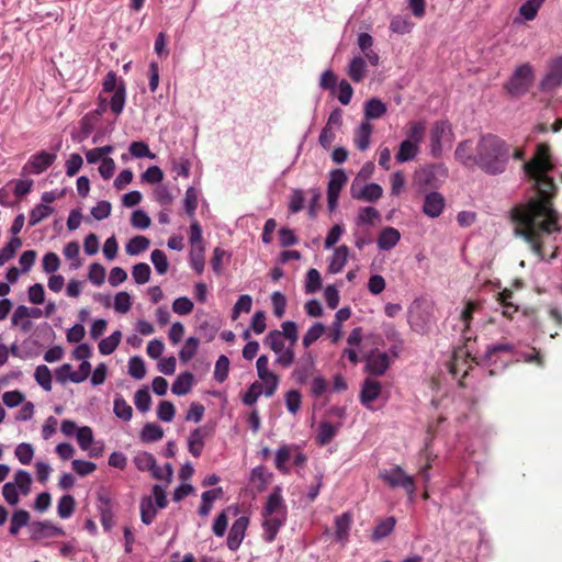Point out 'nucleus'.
Masks as SVG:
<instances>
[{"label":"nucleus","mask_w":562,"mask_h":562,"mask_svg":"<svg viewBox=\"0 0 562 562\" xmlns=\"http://www.w3.org/2000/svg\"><path fill=\"white\" fill-rule=\"evenodd\" d=\"M553 200H531L512 211L516 234L524 237L540 260L548 262L558 258L555 234L562 231L559 214L553 209Z\"/></svg>","instance_id":"obj_1"},{"label":"nucleus","mask_w":562,"mask_h":562,"mask_svg":"<svg viewBox=\"0 0 562 562\" xmlns=\"http://www.w3.org/2000/svg\"><path fill=\"white\" fill-rule=\"evenodd\" d=\"M510 157V146L499 136L485 134L479 138L475 165L485 173L496 176L506 171Z\"/></svg>","instance_id":"obj_2"},{"label":"nucleus","mask_w":562,"mask_h":562,"mask_svg":"<svg viewBox=\"0 0 562 562\" xmlns=\"http://www.w3.org/2000/svg\"><path fill=\"white\" fill-rule=\"evenodd\" d=\"M552 168L553 164L549 145L543 143L537 145L533 158L524 164L526 176L536 184V196L533 200L555 198L558 187L554 180L547 176V172L551 171Z\"/></svg>","instance_id":"obj_3"},{"label":"nucleus","mask_w":562,"mask_h":562,"mask_svg":"<svg viewBox=\"0 0 562 562\" xmlns=\"http://www.w3.org/2000/svg\"><path fill=\"white\" fill-rule=\"evenodd\" d=\"M479 308V302L469 301L461 311L460 321L463 323L461 330L463 346L457 348L452 353V360H450L449 367L452 376H457L459 372H462L461 379H464L468 375L469 368H471L470 362L479 363L475 350L471 346V340L475 339V337L472 336L470 328L474 312Z\"/></svg>","instance_id":"obj_4"},{"label":"nucleus","mask_w":562,"mask_h":562,"mask_svg":"<svg viewBox=\"0 0 562 562\" xmlns=\"http://www.w3.org/2000/svg\"><path fill=\"white\" fill-rule=\"evenodd\" d=\"M297 339V325L294 322L286 321L281 324V330L273 329L268 333L265 344L277 355L276 363L288 368L294 363V347Z\"/></svg>","instance_id":"obj_5"},{"label":"nucleus","mask_w":562,"mask_h":562,"mask_svg":"<svg viewBox=\"0 0 562 562\" xmlns=\"http://www.w3.org/2000/svg\"><path fill=\"white\" fill-rule=\"evenodd\" d=\"M535 82V69L529 64L518 66L504 85L507 94L519 98L526 94Z\"/></svg>","instance_id":"obj_6"},{"label":"nucleus","mask_w":562,"mask_h":562,"mask_svg":"<svg viewBox=\"0 0 562 562\" xmlns=\"http://www.w3.org/2000/svg\"><path fill=\"white\" fill-rule=\"evenodd\" d=\"M379 479L391 487H403L409 497L415 494L416 484L414 477L406 474L398 465L380 471Z\"/></svg>","instance_id":"obj_7"},{"label":"nucleus","mask_w":562,"mask_h":562,"mask_svg":"<svg viewBox=\"0 0 562 562\" xmlns=\"http://www.w3.org/2000/svg\"><path fill=\"white\" fill-rule=\"evenodd\" d=\"M57 159V154L45 150L38 151L29 157L27 162L22 168L23 175H40L53 166Z\"/></svg>","instance_id":"obj_8"},{"label":"nucleus","mask_w":562,"mask_h":562,"mask_svg":"<svg viewBox=\"0 0 562 562\" xmlns=\"http://www.w3.org/2000/svg\"><path fill=\"white\" fill-rule=\"evenodd\" d=\"M261 516H288V508L282 496V486L277 485L273 487L271 494L267 497L265 505L261 508Z\"/></svg>","instance_id":"obj_9"},{"label":"nucleus","mask_w":562,"mask_h":562,"mask_svg":"<svg viewBox=\"0 0 562 562\" xmlns=\"http://www.w3.org/2000/svg\"><path fill=\"white\" fill-rule=\"evenodd\" d=\"M315 360L312 351H306L295 363L291 379L299 384H305L313 375Z\"/></svg>","instance_id":"obj_10"},{"label":"nucleus","mask_w":562,"mask_h":562,"mask_svg":"<svg viewBox=\"0 0 562 562\" xmlns=\"http://www.w3.org/2000/svg\"><path fill=\"white\" fill-rule=\"evenodd\" d=\"M562 86V56L554 58L548 66V71L541 79L540 89L552 91Z\"/></svg>","instance_id":"obj_11"},{"label":"nucleus","mask_w":562,"mask_h":562,"mask_svg":"<svg viewBox=\"0 0 562 562\" xmlns=\"http://www.w3.org/2000/svg\"><path fill=\"white\" fill-rule=\"evenodd\" d=\"M347 182V176L341 169L334 170L327 186V202L330 211L335 210L339 201V192Z\"/></svg>","instance_id":"obj_12"},{"label":"nucleus","mask_w":562,"mask_h":562,"mask_svg":"<svg viewBox=\"0 0 562 562\" xmlns=\"http://www.w3.org/2000/svg\"><path fill=\"white\" fill-rule=\"evenodd\" d=\"M248 526L249 518H247V516H240L239 518L235 519L226 538V544L231 551L238 550L241 541L245 538Z\"/></svg>","instance_id":"obj_13"},{"label":"nucleus","mask_w":562,"mask_h":562,"mask_svg":"<svg viewBox=\"0 0 562 562\" xmlns=\"http://www.w3.org/2000/svg\"><path fill=\"white\" fill-rule=\"evenodd\" d=\"M391 364L390 357L386 352H372L367 357V373L374 376H382Z\"/></svg>","instance_id":"obj_14"},{"label":"nucleus","mask_w":562,"mask_h":562,"mask_svg":"<svg viewBox=\"0 0 562 562\" xmlns=\"http://www.w3.org/2000/svg\"><path fill=\"white\" fill-rule=\"evenodd\" d=\"M261 528H262V539L266 542H272L276 540L280 529L285 524L286 518H281V516H261Z\"/></svg>","instance_id":"obj_15"},{"label":"nucleus","mask_w":562,"mask_h":562,"mask_svg":"<svg viewBox=\"0 0 562 562\" xmlns=\"http://www.w3.org/2000/svg\"><path fill=\"white\" fill-rule=\"evenodd\" d=\"M213 430L207 426H200L195 428L188 440L189 451L194 456L199 457L202 453L204 447V440L212 437Z\"/></svg>","instance_id":"obj_16"},{"label":"nucleus","mask_w":562,"mask_h":562,"mask_svg":"<svg viewBox=\"0 0 562 562\" xmlns=\"http://www.w3.org/2000/svg\"><path fill=\"white\" fill-rule=\"evenodd\" d=\"M383 189L378 183L364 184L361 189L357 190L356 184L351 186V195L353 199L364 202H376L381 199Z\"/></svg>","instance_id":"obj_17"},{"label":"nucleus","mask_w":562,"mask_h":562,"mask_svg":"<svg viewBox=\"0 0 562 562\" xmlns=\"http://www.w3.org/2000/svg\"><path fill=\"white\" fill-rule=\"evenodd\" d=\"M446 202L441 193L431 191L425 195L424 199V214L429 217H438L443 209Z\"/></svg>","instance_id":"obj_18"},{"label":"nucleus","mask_w":562,"mask_h":562,"mask_svg":"<svg viewBox=\"0 0 562 562\" xmlns=\"http://www.w3.org/2000/svg\"><path fill=\"white\" fill-rule=\"evenodd\" d=\"M64 535V531L49 521H37L31 526V539L41 540Z\"/></svg>","instance_id":"obj_19"},{"label":"nucleus","mask_w":562,"mask_h":562,"mask_svg":"<svg viewBox=\"0 0 562 562\" xmlns=\"http://www.w3.org/2000/svg\"><path fill=\"white\" fill-rule=\"evenodd\" d=\"M449 130V124L445 121H437L432 125L430 130V151L431 155L437 157L440 155L441 147V138Z\"/></svg>","instance_id":"obj_20"},{"label":"nucleus","mask_w":562,"mask_h":562,"mask_svg":"<svg viewBox=\"0 0 562 562\" xmlns=\"http://www.w3.org/2000/svg\"><path fill=\"white\" fill-rule=\"evenodd\" d=\"M382 390V385L380 382L371 379H367L363 383L362 390L360 392L361 403L369 407L372 401L379 397Z\"/></svg>","instance_id":"obj_21"},{"label":"nucleus","mask_w":562,"mask_h":562,"mask_svg":"<svg viewBox=\"0 0 562 562\" xmlns=\"http://www.w3.org/2000/svg\"><path fill=\"white\" fill-rule=\"evenodd\" d=\"M340 424L334 425L329 422H321L316 435V441L321 446L330 443L339 431Z\"/></svg>","instance_id":"obj_22"},{"label":"nucleus","mask_w":562,"mask_h":562,"mask_svg":"<svg viewBox=\"0 0 562 562\" xmlns=\"http://www.w3.org/2000/svg\"><path fill=\"white\" fill-rule=\"evenodd\" d=\"M352 524V515L349 512H345L337 516L335 519L336 537L340 542H345L349 536V531Z\"/></svg>","instance_id":"obj_23"},{"label":"nucleus","mask_w":562,"mask_h":562,"mask_svg":"<svg viewBox=\"0 0 562 562\" xmlns=\"http://www.w3.org/2000/svg\"><path fill=\"white\" fill-rule=\"evenodd\" d=\"M396 527V518L394 516H390L389 518H383L380 520L374 527L371 539L373 541L381 540L394 531Z\"/></svg>","instance_id":"obj_24"},{"label":"nucleus","mask_w":562,"mask_h":562,"mask_svg":"<svg viewBox=\"0 0 562 562\" xmlns=\"http://www.w3.org/2000/svg\"><path fill=\"white\" fill-rule=\"evenodd\" d=\"M222 495V487H214L213 490L202 493L201 505L198 508V514L201 516H207L213 507V502L220 498Z\"/></svg>","instance_id":"obj_25"},{"label":"nucleus","mask_w":562,"mask_h":562,"mask_svg":"<svg viewBox=\"0 0 562 562\" xmlns=\"http://www.w3.org/2000/svg\"><path fill=\"white\" fill-rule=\"evenodd\" d=\"M194 375L190 371L181 373L172 383L171 392L176 395H184L192 389Z\"/></svg>","instance_id":"obj_26"},{"label":"nucleus","mask_w":562,"mask_h":562,"mask_svg":"<svg viewBox=\"0 0 562 562\" xmlns=\"http://www.w3.org/2000/svg\"><path fill=\"white\" fill-rule=\"evenodd\" d=\"M387 111L386 104L376 98L369 99L364 103V117L369 120H378Z\"/></svg>","instance_id":"obj_27"},{"label":"nucleus","mask_w":562,"mask_h":562,"mask_svg":"<svg viewBox=\"0 0 562 562\" xmlns=\"http://www.w3.org/2000/svg\"><path fill=\"white\" fill-rule=\"evenodd\" d=\"M398 240L400 233L395 228H392V226H387L386 228L382 229L376 243L380 249L389 250L393 248Z\"/></svg>","instance_id":"obj_28"},{"label":"nucleus","mask_w":562,"mask_h":562,"mask_svg":"<svg viewBox=\"0 0 562 562\" xmlns=\"http://www.w3.org/2000/svg\"><path fill=\"white\" fill-rule=\"evenodd\" d=\"M157 515V507L154 504L151 496H143L140 498V521L149 526L154 522Z\"/></svg>","instance_id":"obj_29"},{"label":"nucleus","mask_w":562,"mask_h":562,"mask_svg":"<svg viewBox=\"0 0 562 562\" xmlns=\"http://www.w3.org/2000/svg\"><path fill=\"white\" fill-rule=\"evenodd\" d=\"M30 524V514L26 509L15 510L10 518L9 533L18 535L20 530Z\"/></svg>","instance_id":"obj_30"},{"label":"nucleus","mask_w":562,"mask_h":562,"mask_svg":"<svg viewBox=\"0 0 562 562\" xmlns=\"http://www.w3.org/2000/svg\"><path fill=\"white\" fill-rule=\"evenodd\" d=\"M98 509L100 512V520L104 528L110 529L113 524V512L111 499L105 496H99Z\"/></svg>","instance_id":"obj_31"},{"label":"nucleus","mask_w":562,"mask_h":562,"mask_svg":"<svg viewBox=\"0 0 562 562\" xmlns=\"http://www.w3.org/2000/svg\"><path fill=\"white\" fill-rule=\"evenodd\" d=\"M419 153V146L415 143L403 140L398 150L395 154V159L397 162H405L413 160Z\"/></svg>","instance_id":"obj_32"},{"label":"nucleus","mask_w":562,"mask_h":562,"mask_svg":"<svg viewBox=\"0 0 562 562\" xmlns=\"http://www.w3.org/2000/svg\"><path fill=\"white\" fill-rule=\"evenodd\" d=\"M34 380L36 383L49 392L53 389V375L50 369L46 364H38L34 371Z\"/></svg>","instance_id":"obj_33"},{"label":"nucleus","mask_w":562,"mask_h":562,"mask_svg":"<svg viewBox=\"0 0 562 562\" xmlns=\"http://www.w3.org/2000/svg\"><path fill=\"white\" fill-rule=\"evenodd\" d=\"M371 133L372 125L368 122H363L356 131L353 142L359 150L364 151L369 147Z\"/></svg>","instance_id":"obj_34"},{"label":"nucleus","mask_w":562,"mask_h":562,"mask_svg":"<svg viewBox=\"0 0 562 562\" xmlns=\"http://www.w3.org/2000/svg\"><path fill=\"white\" fill-rule=\"evenodd\" d=\"M164 437L162 427L156 423H146L140 430V440L143 442H156Z\"/></svg>","instance_id":"obj_35"},{"label":"nucleus","mask_w":562,"mask_h":562,"mask_svg":"<svg viewBox=\"0 0 562 562\" xmlns=\"http://www.w3.org/2000/svg\"><path fill=\"white\" fill-rule=\"evenodd\" d=\"M347 74L353 82H361L366 76V60L358 56L348 65Z\"/></svg>","instance_id":"obj_36"},{"label":"nucleus","mask_w":562,"mask_h":562,"mask_svg":"<svg viewBox=\"0 0 562 562\" xmlns=\"http://www.w3.org/2000/svg\"><path fill=\"white\" fill-rule=\"evenodd\" d=\"M120 340L121 331L114 330L112 335L100 340L98 346L100 353L103 356L112 355L114 350L117 348Z\"/></svg>","instance_id":"obj_37"},{"label":"nucleus","mask_w":562,"mask_h":562,"mask_svg":"<svg viewBox=\"0 0 562 562\" xmlns=\"http://www.w3.org/2000/svg\"><path fill=\"white\" fill-rule=\"evenodd\" d=\"M348 254H349V249L345 245L338 246L336 248L334 256H333V260L329 265V271L331 273H338L339 271H341V269L344 268V266L347 262Z\"/></svg>","instance_id":"obj_38"},{"label":"nucleus","mask_w":562,"mask_h":562,"mask_svg":"<svg viewBox=\"0 0 562 562\" xmlns=\"http://www.w3.org/2000/svg\"><path fill=\"white\" fill-rule=\"evenodd\" d=\"M425 122H411L406 132L407 137L405 140L415 143L417 146H419L423 143V138L425 137Z\"/></svg>","instance_id":"obj_39"},{"label":"nucleus","mask_w":562,"mask_h":562,"mask_svg":"<svg viewBox=\"0 0 562 562\" xmlns=\"http://www.w3.org/2000/svg\"><path fill=\"white\" fill-rule=\"evenodd\" d=\"M454 156L463 165L475 164V154H472V146L469 140L462 142L457 146Z\"/></svg>","instance_id":"obj_40"},{"label":"nucleus","mask_w":562,"mask_h":562,"mask_svg":"<svg viewBox=\"0 0 562 562\" xmlns=\"http://www.w3.org/2000/svg\"><path fill=\"white\" fill-rule=\"evenodd\" d=\"M22 239L19 237H13L9 240V243L3 246L0 250V266H3L9 260H11L16 250L22 246Z\"/></svg>","instance_id":"obj_41"},{"label":"nucleus","mask_w":562,"mask_h":562,"mask_svg":"<svg viewBox=\"0 0 562 562\" xmlns=\"http://www.w3.org/2000/svg\"><path fill=\"white\" fill-rule=\"evenodd\" d=\"M76 501L71 495H64L57 503V514L60 519H68L75 512Z\"/></svg>","instance_id":"obj_42"},{"label":"nucleus","mask_w":562,"mask_h":562,"mask_svg":"<svg viewBox=\"0 0 562 562\" xmlns=\"http://www.w3.org/2000/svg\"><path fill=\"white\" fill-rule=\"evenodd\" d=\"M183 203L187 215L193 218L195 216V211L199 205V194L194 187H190L187 189Z\"/></svg>","instance_id":"obj_43"},{"label":"nucleus","mask_w":562,"mask_h":562,"mask_svg":"<svg viewBox=\"0 0 562 562\" xmlns=\"http://www.w3.org/2000/svg\"><path fill=\"white\" fill-rule=\"evenodd\" d=\"M114 415L123 420H130L133 416V408L126 403V400L116 395L114 397Z\"/></svg>","instance_id":"obj_44"},{"label":"nucleus","mask_w":562,"mask_h":562,"mask_svg":"<svg viewBox=\"0 0 562 562\" xmlns=\"http://www.w3.org/2000/svg\"><path fill=\"white\" fill-rule=\"evenodd\" d=\"M199 350V339L198 337L191 336L189 337L182 349L179 351V359L182 362L190 361Z\"/></svg>","instance_id":"obj_45"},{"label":"nucleus","mask_w":562,"mask_h":562,"mask_svg":"<svg viewBox=\"0 0 562 562\" xmlns=\"http://www.w3.org/2000/svg\"><path fill=\"white\" fill-rule=\"evenodd\" d=\"M149 246V239L144 236H136L128 240L125 250L128 256H138Z\"/></svg>","instance_id":"obj_46"},{"label":"nucleus","mask_w":562,"mask_h":562,"mask_svg":"<svg viewBox=\"0 0 562 562\" xmlns=\"http://www.w3.org/2000/svg\"><path fill=\"white\" fill-rule=\"evenodd\" d=\"M271 474L267 472L266 468L260 465L251 471V481L256 485L258 492H263L267 487Z\"/></svg>","instance_id":"obj_47"},{"label":"nucleus","mask_w":562,"mask_h":562,"mask_svg":"<svg viewBox=\"0 0 562 562\" xmlns=\"http://www.w3.org/2000/svg\"><path fill=\"white\" fill-rule=\"evenodd\" d=\"M53 207L46 204H37L31 210V214H29V225L33 227L42 220L48 217L53 213Z\"/></svg>","instance_id":"obj_48"},{"label":"nucleus","mask_w":562,"mask_h":562,"mask_svg":"<svg viewBox=\"0 0 562 562\" xmlns=\"http://www.w3.org/2000/svg\"><path fill=\"white\" fill-rule=\"evenodd\" d=\"M13 483L23 495L27 496L32 487V475L25 470H19L14 474Z\"/></svg>","instance_id":"obj_49"},{"label":"nucleus","mask_w":562,"mask_h":562,"mask_svg":"<svg viewBox=\"0 0 562 562\" xmlns=\"http://www.w3.org/2000/svg\"><path fill=\"white\" fill-rule=\"evenodd\" d=\"M150 260L159 274H165L169 269L167 255L161 249H154L150 254Z\"/></svg>","instance_id":"obj_50"},{"label":"nucleus","mask_w":562,"mask_h":562,"mask_svg":"<svg viewBox=\"0 0 562 562\" xmlns=\"http://www.w3.org/2000/svg\"><path fill=\"white\" fill-rule=\"evenodd\" d=\"M125 104V86L123 81L119 83V87L115 89L114 94H112L111 99V109L114 114H120L123 111V106Z\"/></svg>","instance_id":"obj_51"},{"label":"nucleus","mask_w":562,"mask_h":562,"mask_svg":"<svg viewBox=\"0 0 562 562\" xmlns=\"http://www.w3.org/2000/svg\"><path fill=\"white\" fill-rule=\"evenodd\" d=\"M228 369H229V360H228L227 356H225V355L220 356L215 363L214 379L220 383H224L228 376Z\"/></svg>","instance_id":"obj_52"},{"label":"nucleus","mask_w":562,"mask_h":562,"mask_svg":"<svg viewBox=\"0 0 562 562\" xmlns=\"http://www.w3.org/2000/svg\"><path fill=\"white\" fill-rule=\"evenodd\" d=\"M544 0H526L520 5V14L525 20H532L536 18L539 9L542 7Z\"/></svg>","instance_id":"obj_53"},{"label":"nucleus","mask_w":562,"mask_h":562,"mask_svg":"<svg viewBox=\"0 0 562 562\" xmlns=\"http://www.w3.org/2000/svg\"><path fill=\"white\" fill-rule=\"evenodd\" d=\"M325 333V326L322 323L313 324L306 334L303 336L302 344L305 348H310L311 345L317 340Z\"/></svg>","instance_id":"obj_54"},{"label":"nucleus","mask_w":562,"mask_h":562,"mask_svg":"<svg viewBox=\"0 0 562 562\" xmlns=\"http://www.w3.org/2000/svg\"><path fill=\"white\" fill-rule=\"evenodd\" d=\"M156 459L150 452H139L134 458V463L139 471H149L155 468Z\"/></svg>","instance_id":"obj_55"},{"label":"nucleus","mask_w":562,"mask_h":562,"mask_svg":"<svg viewBox=\"0 0 562 562\" xmlns=\"http://www.w3.org/2000/svg\"><path fill=\"white\" fill-rule=\"evenodd\" d=\"M128 374L136 380H142L145 376V364L143 358L135 356L130 359Z\"/></svg>","instance_id":"obj_56"},{"label":"nucleus","mask_w":562,"mask_h":562,"mask_svg":"<svg viewBox=\"0 0 562 562\" xmlns=\"http://www.w3.org/2000/svg\"><path fill=\"white\" fill-rule=\"evenodd\" d=\"M14 453L23 465H29L32 463L34 449L30 443L23 442L16 446Z\"/></svg>","instance_id":"obj_57"},{"label":"nucleus","mask_w":562,"mask_h":562,"mask_svg":"<svg viewBox=\"0 0 562 562\" xmlns=\"http://www.w3.org/2000/svg\"><path fill=\"white\" fill-rule=\"evenodd\" d=\"M321 284H322L321 273L314 268L310 269L307 272V276H306V283H305L306 293L312 294V293L317 292L321 289Z\"/></svg>","instance_id":"obj_58"},{"label":"nucleus","mask_w":562,"mask_h":562,"mask_svg":"<svg viewBox=\"0 0 562 562\" xmlns=\"http://www.w3.org/2000/svg\"><path fill=\"white\" fill-rule=\"evenodd\" d=\"M190 243L192 244V249H196L199 252H202V229L199 221L196 220H194L190 226Z\"/></svg>","instance_id":"obj_59"},{"label":"nucleus","mask_w":562,"mask_h":562,"mask_svg":"<svg viewBox=\"0 0 562 562\" xmlns=\"http://www.w3.org/2000/svg\"><path fill=\"white\" fill-rule=\"evenodd\" d=\"M150 405H151V397H150L148 390L146 387L138 390L135 393V406L137 407V409L145 413V412L149 411Z\"/></svg>","instance_id":"obj_60"},{"label":"nucleus","mask_w":562,"mask_h":562,"mask_svg":"<svg viewBox=\"0 0 562 562\" xmlns=\"http://www.w3.org/2000/svg\"><path fill=\"white\" fill-rule=\"evenodd\" d=\"M132 156L136 158L147 157L154 159L156 155L149 150V147L144 142H134L128 148Z\"/></svg>","instance_id":"obj_61"},{"label":"nucleus","mask_w":562,"mask_h":562,"mask_svg":"<svg viewBox=\"0 0 562 562\" xmlns=\"http://www.w3.org/2000/svg\"><path fill=\"white\" fill-rule=\"evenodd\" d=\"M262 394V384L255 382L243 396V403L247 406H254L258 397Z\"/></svg>","instance_id":"obj_62"},{"label":"nucleus","mask_w":562,"mask_h":562,"mask_svg":"<svg viewBox=\"0 0 562 562\" xmlns=\"http://www.w3.org/2000/svg\"><path fill=\"white\" fill-rule=\"evenodd\" d=\"M77 441L81 449L87 450L92 441L93 434L89 426L79 427L77 430Z\"/></svg>","instance_id":"obj_63"},{"label":"nucleus","mask_w":562,"mask_h":562,"mask_svg":"<svg viewBox=\"0 0 562 562\" xmlns=\"http://www.w3.org/2000/svg\"><path fill=\"white\" fill-rule=\"evenodd\" d=\"M133 278L137 283H145L150 278V267L147 263H137L133 267Z\"/></svg>","instance_id":"obj_64"}]
</instances>
